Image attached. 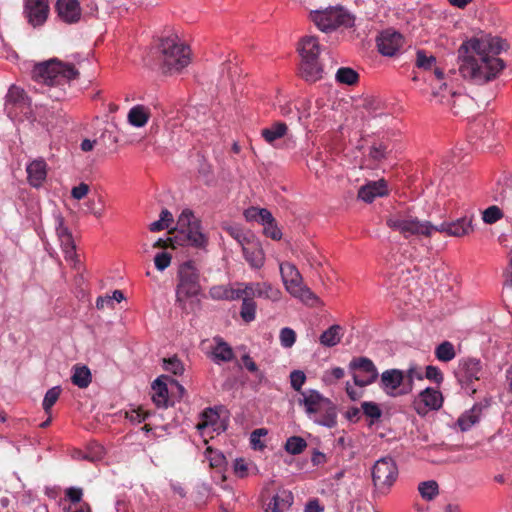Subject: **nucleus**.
Listing matches in <instances>:
<instances>
[{
    "label": "nucleus",
    "mask_w": 512,
    "mask_h": 512,
    "mask_svg": "<svg viewBox=\"0 0 512 512\" xmlns=\"http://www.w3.org/2000/svg\"><path fill=\"white\" fill-rule=\"evenodd\" d=\"M507 46L500 38H471L458 49L459 73L464 79L482 85L494 80L505 68L497 55Z\"/></svg>",
    "instance_id": "obj_1"
},
{
    "label": "nucleus",
    "mask_w": 512,
    "mask_h": 512,
    "mask_svg": "<svg viewBox=\"0 0 512 512\" xmlns=\"http://www.w3.org/2000/svg\"><path fill=\"white\" fill-rule=\"evenodd\" d=\"M386 225L390 229L399 232L404 238L411 236L430 237L434 232L461 237L473 231L471 217H462L453 222L432 224L430 221L419 220L418 217L407 211L390 214L386 218Z\"/></svg>",
    "instance_id": "obj_2"
},
{
    "label": "nucleus",
    "mask_w": 512,
    "mask_h": 512,
    "mask_svg": "<svg viewBox=\"0 0 512 512\" xmlns=\"http://www.w3.org/2000/svg\"><path fill=\"white\" fill-rule=\"evenodd\" d=\"M156 60L163 74L172 75L190 64L191 50L177 35H171L160 39Z\"/></svg>",
    "instance_id": "obj_3"
},
{
    "label": "nucleus",
    "mask_w": 512,
    "mask_h": 512,
    "mask_svg": "<svg viewBox=\"0 0 512 512\" xmlns=\"http://www.w3.org/2000/svg\"><path fill=\"white\" fill-rule=\"evenodd\" d=\"M298 404L303 406L308 417L316 424L333 428L337 425L336 405L317 390L301 392Z\"/></svg>",
    "instance_id": "obj_4"
},
{
    "label": "nucleus",
    "mask_w": 512,
    "mask_h": 512,
    "mask_svg": "<svg viewBox=\"0 0 512 512\" xmlns=\"http://www.w3.org/2000/svg\"><path fill=\"white\" fill-rule=\"evenodd\" d=\"M79 72L73 64L64 63L57 59L39 63L32 70V78L39 84L47 86H64L76 79Z\"/></svg>",
    "instance_id": "obj_5"
},
{
    "label": "nucleus",
    "mask_w": 512,
    "mask_h": 512,
    "mask_svg": "<svg viewBox=\"0 0 512 512\" xmlns=\"http://www.w3.org/2000/svg\"><path fill=\"white\" fill-rule=\"evenodd\" d=\"M173 233L175 242L179 245L188 244L196 248H204L208 242L201 230L200 220L189 209L182 211Z\"/></svg>",
    "instance_id": "obj_6"
},
{
    "label": "nucleus",
    "mask_w": 512,
    "mask_h": 512,
    "mask_svg": "<svg viewBox=\"0 0 512 512\" xmlns=\"http://www.w3.org/2000/svg\"><path fill=\"white\" fill-rule=\"evenodd\" d=\"M201 290L199 272L192 261L184 262L178 270V284L176 287V302L186 308V301L196 297Z\"/></svg>",
    "instance_id": "obj_7"
},
{
    "label": "nucleus",
    "mask_w": 512,
    "mask_h": 512,
    "mask_svg": "<svg viewBox=\"0 0 512 512\" xmlns=\"http://www.w3.org/2000/svg\"><path fill=\"white\" fill-rule=\"evenodd\" d=\"M311 19L323 32L338 27L349 28L354 25V17L342 7H330L325 10L311 12Z\"/></svg>",
    "instance_id": "obj_8"
},
{
    "label": "nucleus",
    "mask_w": 512,
    "mask_h": 512,
    "mask_svg": "<svg viewBox=\"0 0 512 512\" xmlns=\"http://www.w3.org/2000/svg\"><path fill=\"white\" fill-rule=\"evenodd\" d=\"M398 467L391 457H383L375 462L372 467V481L374 487L387 493L398 478Z\"/></svg>",
    "instance_id": "obj_9"
},
{
    "label": "nucleus",
    "mask_w": 512,
    "mask_h": 512,
    "mask_svg": "<svg viewBox=\"0 0 512 512\" xmlns=\"http://www.w3.org/2000/svg\"><path fill=\"white\" fill-rule=\"evenodd\" d=\"M483 374L481 361L476 358L461 359L456 370V378L463 389L474 394V382L479 381Z\"/></svg>",
    "instance_id": "obj_10"
},
{
    "label": "nucleus",
    "mask_w": 512,
    "mask_h": 512,
    "mask_svg": "<svg viewBox=\"0 0 512 512\" xmlns=\"http://www.w3.org/2000/svg\"><path fill=\"white\" fill-rule=\"evenodd\" d=\"M353 375L354 384L360 387L368 386L378 378V370L373 361L367 357L353 358L349 364Z\"/></svg>",
    "instance_id": "obj_11"
},
{
    "label": "nucleus",
    "mask_w": 512,
    "mask_h": 512,
    "mask_svg": "<svg viewBox=\"0 0 512 512\" xmlns=\"http://www.w3.org/2000/svg\"><path fill=\"white\" fill-rule=\"evenodd\" d=\"M442 405V393L438 389L432 387H428L421 391L413 401V407L420 416H425L432 410H439Z\"/></svg>",
    "instance_id": "obj_12"
},
{
    "label": "nucleus",
    "mask_w": 512,
    "mask_h": 512,
    "mask_svg": "<svg viewBox=\"0 0 512 512\" xmlns=\"http://www.w3.org/2000/svg\"><path fill=\"white\" fill-rule=\"evenodd\" d=\"M48 0H26L23 14L27 22L34 28L44 25L49 15Z\"/></svg>",
    "instance_id": "obj_13"
},
{
    "label": "nucleus",
    "mask_w": 512,
    "mask_h": 512,
    "mask_svg": "<svg viewBox=\"0 0 512 512\" xmlns=\"http://www.w3.org/2000/svg\"><path fill=\"white\" fill-rule=\"evenodd\" d=\"M404 371L399 369H388L381 374L380 386L383 391L392 397L405 395L402 393V387L405 384Z\"/></svg>",
    "instance_id": "obj_14"
},
{
    "label": "nucleus",
    "mask_w": 512,
    "mask_h": 512,
    "mask_svg": "<svg viewBox=\"0 0 512 512\" xmlns=\"http://www.w3.org/2000/svg\"><path fill=\"white\" fill-rule=\"evenodd\" d=\"M403 45V37L393 30L383 31L377 39L379 52L385 56H394Z\"/></svg>",
    "instance_id": "obj_15"
},
{
    "label": "nucleus",
    "mask_w": 512,
    "mask_h": 512,
    "mask_svg": "<svg viewBox=\"0 0 512 512\" xmlns=\"http://www.w3.org/2000/svg\"><path fill=\"white\" fill-rule=\"evenodd\" d=\"M280 274L286 290L292 295L299 292V287L303 285V280L296 266L289 262L280 264Z\"/></svg>",
    "instance_id": "obj_16"
},
{
    "label": "nucleus",
    "mask_w": 512,
    "mask_h": 512,
    "mask_svg": "<svg viewBox=\"0 0 512 512\" xmlns=\"http://www.w3.org/2000/svg\"><path fill=\"white\" fill-rule=\"evenodd\" d=\"M56 11L60 19L68 24L76 23L81 18L78 0H57Z\"/></svg>",
    "instance_id": "obj_17"
},
{
    "label": "nucleus",
    "mask_w": 512,
    "mask_h": 512,
    "mask_svg": "<svg viewBox=\"0 0 512 512\" xmlns=\"http://www.w3.org/2000/svg\"><path fill=\"white\" fill-rule=\"evenodd\" d=\"M388 194L387 183L385 180L371 181L364 186H361L358 191V197L371 203L376 197H382Z\"/></svg>",
    "instance_id": "obj_18"
},
{
    "label": "nucleus",
    "mask_w": 512,
    "mask_h": 512,
    "mask_svg": "<svg viewBox=\"0 0 512 512\" xmlns=\"http://www.w3.org/2000/svg\"><path fill=\"white\" fill-rule=\"evenodd\" d=\"M242 250L245 260L252 268H261L264 265L265 254L258 241H247L242 243Z\"/></svg>",
    "instance_id": "obj_19"
},
{
    "label": "nucleus",
    "mask_w": 512,
    "mask_h": 512,
    "mask_svg": "<svg viewBox=\"0 0 512 512\" xmlns=\"http://www.w3.org/2000/svg\"><path fill=\"white\" fill-rule=\"evenodd\" d=\"M294 497L291 491L279 490L267 504L265 512H285L293 504Z\"/></svg>",
    "instance_id": "obj_20"
},
{
    "label": "nucleus",
    "mask_w": 512,
    "mask_h": 512,
    "mask_svg": "<svg viewBox=\"0 0 512 512\" xmlns=\"http://www.w3.org/2000/svg\"><path fill=\"white\" fill-rule=\"evenodd\" d=\"M26 171L29 183L34 187H40L47 176V164L44 160L37 159L27 166Z\"/></svg>",
    "instance_id": "obj_21"
},
{
    "label": "nucleus",
    "mask_w": 512,
    "mask_h": 512,
    "mask_svg": "<svg viewBox=\"0 0 512 512\" xmlns=\"http://www.w3.org/2000/svg\"><path fill=\"white\" fill-rule=\"evenodd\" d=\"M323 69L318 59L302 58L300 66V75L306 81L315 82L322 78Z\"/></svg>",
    "instance_id": "obj_22"
},
{
    "label": "nucleus",
    "mask_w": 512,
    "mask_h": 512,
    "mask_svg": "<svg viewBox=\"0 0 512 512\" xmlns=\"http://www.w3.org/2000/svg\"><path fill=\"white\" fill-rule=\"evenodd\" d=\"M216 345L212 348V360L216 363L229 362L234 358L232 347L221 337H215Z\"/></svg>",
    "instance_id": "obj_23"
},
{
    "label": "nucleus",
    "mask_w": 512,
    "mask_h": 512,
    "mask_svg": "<svg viewBox=\"0 0 512 512\" xmlns=\"http://www.w3.org/2000/svg\"><path fill=\"white\" fill-rule=\"evenodd\" d=\"M344 335V329L340 325H332L327 330H325L319 338V342L321 345L325 347H334L338 343H340L342 337Z\"/></svg>",
    "instance_id": "obj_24"
},
{
    "label": "nucleus",
    "mask_w": 512,
    "mask_h": 512,
    "mask_svg": "<svg viewBox=\"0 0 512 512\" xmlns=\"http://www.w3.org/2000/svg\"><path fill=\"white\" fill-rule=\"evenodd\" d=\"M299 51L302 58L318 59L320 54V45L318 39L314 36H306L300 42Z\"/></svg>",
    "instance_id": "obj_25"
},
{
    "label": "nucleus",
    "mask_w": 512,
    "mask_h": 512,
    "mask_svg": "<svg viewBox=\"0 0 512 512\" xmlns=\"http://www.w3.org/2000/svg\"><path fill=\"white\" fill-rule=\"evenodd\" d=\"M150 118L149 108L143 105L132 107L128 113V122L135 127H143Z\"/></svg>",
    "instance_id": "obj_26"
},
{
    "label": "nucleus",
    "mask_w": 512,
    "mask_h": 512,
    "mask_svg": "<svg viewBox=\"0 0 512 512\" xmlns=\"http://www.w3.org/2000/svg\"><path fill=\"white\" fill-rule=\"evenodd\" d=\"M482 413L480 405H474L469 411L462 414L458 419V425L462 431L469 430L479 422Z\"/></svg>",
    "instance_id": "obj_27"
},
{
    "label": "nucleus",
    "mask_w": 512,
    "mask_h": 512,
    "mask_svg": "<svg viewBox=\"0 0 512 512\" xmlns=\"http://www.w3.org/2000/svg\"><path fill=\"white\" fill-rule=\"evenodd\" d=\"M71 381L79 388H87L92 381L90 369L85 365H75L73 367Z\"/></svg>",
    "instance_id": "obj_28"
},
{
    "label": "nucleus",
    "mask_w": 512,
    "mask_h": 512,
    "mask_svg": "<svg viewBox=\"0 0 512 512\" xmlns=\"http://www.w3.org/2000/svg\"><path fill=\"white\" fill-rule=\"evenodd\" d=\"M163 378H165L163 376ZM152 389L154 391V394L152 396L153 402L158 407H167L168 406V388L167 384L162 381V377L157 378L153 385Z\"/></svg>",
    "instance_id": "obj_29"
},
{
    "label": "nucleus",
    "mask_w": 512,
    "mask_h": 512,
    "mask_svg": "<svg viewBox=\"0 0 512 512\" xmlns=\"http://www.w3.org/2000/svg\"><path fill=\"white\" fill-rule=\"evenodd\" d=\"M58 240L60 242V246L62 248L66 261L76 266V264L79 263V258L76 253V245L72 234L59 238Z\"/></svg>",
    "instance_id": "obj_30"
},
{
    "label": "nucleus",
    "mask_w": 512,
    "mask_h": 512,
    "mask_svg": "<svg viewBox=\"0 0 512 512\" xmlns=\"http://www.w3.org/2000/svg\"><path fill=\"white\" fill-rule=\"evenodd\" d=\"M287 125L283 122L274 123L271 127L262 129L261 135L269 144H273L276 140L284 137L287 133Z\"/></svg>",
    "instance_id": "obj_31"
},
{
    "label": "nucleus",
    "mask_w": 512,
    "mask_h": 512,
    "mask_svg": "<svg viewBox=\"0 0 512 512\" xmlns=\"http://www.w3.org/2000/svg\"><path fill=\"white\" fill-rule=\"evenodd\" d=\"M256 297L265 298L273 302L279 301L281 291L268 282H256Z\"/></svg>",
    "instance_id": "obj_32"
},
{
    "label": "nucleus",
    "mask_w": 512,
    "mask_h": 512,
    "mask_svg": "<svg viewBox=\"0 0 512 512\" xmlns=\"http://www.w3.org/2000/svg\"><path fill=\"white\" fill-rule=\"evenodd\" d=\"M435 357L441 362H450L456 356L454 345L449 341L440 343L435 348Z\"/></svg>",
    "instance_id": "obj_33"
},
{
    "label": "nucleus",
    "mask_w": 512,
    "mask_h": 512,
    "mask_svg": "<svg viewBox=\"0 0 512 512\" xmlns=\"http://www.w3.org/2000/svg\"><path fill=\"white\" fill-rule=\"evenodd\" d=\"M405 374L406 383L402 387V393H410L413 389L414 380H422L424 378L422 371L416 365H411Z\"/></svg>",
    "instance_id": "obj_34"
},
{
    "label": "nucleus",
    "mask_w": 512,
    "mask_h": 512,
    "mask_svg": "<svg viewBox=\"0 0 512 512\" xmlns=\"http://www.w3.org/2000/svg\"><path fill=\"white\" fill-rule=\"evenodd\" d=\"M418 491L424 500L431 501L439 494V486L434 480L424 481L418 485Z\"/></svg>",
    "instance_id": "obj_35"
},
{
    "label": "nucleus",
    "mask_w": 512,
    "mask_h": 512,
    "mask_svg": "<svg viewBox=\"0 0 512 512\" xmlns=\"http://www.w3.org/2000/svg\"><path fill=\"white\" fill-rule=\"evenodd\" d=\"M336 80L347 85H354L359 80L358 73L349 67L339 68L336 73Z\"/></svg>",
    "instance_id": "obj_36"
},
{
    "label": "nucleus",
    "mask_w": 512,
    "mask_h": 512,
    "mask_svg": "<svg viewBox=\"0 0 512 512\" xmlns=\"http://www.w3.org/2000/svg\"><path fill=\"white\" fill-rule=\"evenodd\" d=\"M306 447V441L299 436L289 437L285 444V450L292 455H298L302 453Z\"/></svg>",
    "instance_id": "obj_37"
},
{
    "label": "nucleus",
    "mask_w": 512,
    "mask_h": 512,
    "mask_svg": "<svg viewBox=\"0 0 512 512\" xmlns=\"http://www.w3.org/2000/svg\"><path fill=\"white\" fill-rule=\"evenodd\" d=\"M256 303L252 299H244L240 310V316L244 322L250 323L256 317Z\"/></svg>",
    "instance_id": "obj_38"
},
{
    "label": "nucleus",
    "mask_w": 512,
    "mask_h": 512,
    "mask_svg": "<svg viewBox=\"0 0 512 512\" xmlns=\"http://www.w3.org/2000/svg\"><path fill=\"white\" fill-rule=\"evenodd\" d=\"M60 394L61 388L59 386L52 387L46 392L42 403L45 413H50L51 408L59 399Z\"/></svg>",
    "instance_id": "obj_39"
},
{
    "label": "nucleus",
    "mask_w": 512,
    "mask_h": 512,
    "mask_svg": "<svg viewBox=\"0 0 512 512\" xmlns=\"http://www.w3.org/2000/svg\"><path fill=\"white\" fill-rule=\"evenodd\" d=\"M361 409L363 410L365 416L371 419L370 424H373L374 421L379 420L382 416V411L378 404L375 402L365 401L361 404Z\"/></svg>",
    "instance_id": "obj_40"
},
{
    "label": "nucleus",
    "mask_w": 512,
    "mask_h": 512,
    "mask_svg": "<svg viewBox=\"0 0 512 512\" xmlns=\"http://www.w3.org/2000/svg\"><path fill=\"white\" fill-rule=\"evenodd\" d=\"M503 216L504 215H503L502 210L498 206L492 205L483 211L482 220L486 224H494L497 221H499L500 219H502Z\"/></svg>",
    "instance_id": "obj_41"
},
{
    "label": "nucleus",
    "mask_w": 512,
    "mask_h": 512,
    "mask_svg": "<svg viewBox=\"0 0 512 512\" xmlns=\"http://www.w3.org/2000/svg\"><path fill=\"white\" fill-rule=\"evenodd\" d=\"M25 100V93L24 90L13 85L8 90L7 96H6V108H8L9 105L13 104H20L24 102Z\"/></svg>",
    "instance_id": "obj_42"
},
{
    "label": "nucleus",
    "mask_w": 512,
    "mask_h": 512,
    "mask_svg": "<svg viewBox=\"0 0 512 512\" xmlns=\"http://www.w3.org/2000/svg\"><path fill=\"white\" fill-rule=\"evenodd\" d=\"M296 337V332L293 329L289 327L282 328L279 333L281 346L284 348H291L296 342Z\"/></svg>",
    "instance_id": "obj_43"
},
{
    "label": "nucleus",
    "mask_w": 512,
    "mask_h": 512,
    "mask_svg": "<svg viewBox=\"0 0 512 512\" xmlns=\"http://www.w3.org/2000/svg\"><path fill=\"white\" fill-rule=\"evenodd\" d=\"M164 369L168 372H171L175 375H181L184 371V365L177 356H173L168 359H164Z\"/></svg>",
    "instance_id": "obj_44"
},
{
    "label": "nucleus",
    "mask_w": 512,
    "mask_h": 512,
    "mask_svg": "<svg viewBox=\"0 0 512 512\" xmlns=\"http://www.w3.org/2000/svg\"><path fill=\"white\" fill-rule=\"evenodd\" d=\"M65 496L71 502L72 506H79L82 504L83 490L79 487H69L65 490Z\"/></svg>",
    "instance_id": "obj_45"
},
{
    "label": "nucleus",
    "mask_w": 512,
    "mask_h": 512,
    "mask_svg": "<svg viewBox=\"0 0 512 512\" xmlns=\"http://www.w3.org/2000/svg\"><path fill=\"white\" fill-rule=\"evenodd\" d=\"M436 62V58L432 55L427 56L425 52L418 51L417 52V58H416V65L419 68H423L425 70L431 69Z\"/></svg>",
    "instance_id": "obj_46"
},
{
    "label": "nucleus",
    "mask_w": 512,
    "mask_h": 512,
    "mask_svg": "<svg viewBox=\"0 0 512 512\" xmlns=\"http://www.w3.org/2000/svg\"><path fill=\"white\" fill-rule=\"evenodd\" d=\"M299 290V292L292 294V296L301 299L307 304H312L318 300L317 296L306 285L303 284L301 287H299Z\"/></svg>",
    "instance_id": "obj_47"
},
{
    "label": "nucleus",
    "mask_w": 512,
    "mask_h": 512,
    "mask_svg": "<svg viewBox=\"0 0 512 512\" xmlns=\"http://www.w3.org/2000/svg\"><path fill=\"white\" fill-rule=\"evenodd\" d=\"M425 377L436 384H441L444 380L442 371L437 366L433 365H428L426 367Z\"/></svg>",
    "instance_id": "obj_48"
},
{
    "label": "nucleus",
    "mask_w": 512,
    "mask_h": 512,
    "mask_svg": "<svg viewBox=\"0 0 512 512\" xmlns=\"http://www.w3.org/2000/svg\"><path fill=\"white\" fill-rule=\"evenodd\" d=\"M305 380H306V376L303 371L294 370L290 374L291 387L297 392H300V393L302 392L301 388H302L303 384L305 383Z\"/></svg>",
    "instance_id": "obj_49"
},
{
    "label": "nucleus",
    "mask_w": 512,
    "mask_h": 512,
    "mask_svg": "<svg viewBox=\"0 0 512 512\" xmlns=\"http://www.w3.org/2000/svg\"><path fill=\"white\" fill-rule=\"evenodd\" d=\"M387 147L382 143L373 145L369 149V158L374 162H380L386 157Z\"/></svg>",
    "instance_id": "obj_50"
},
{
    "label": "nucleus",
    "mask_w": 512,
    "mask_h": 512,
    "mask_svg": "<svg viewBox=\"0 0 512 512\" xmlns=\"http://www.w3.org/2000/svg\"><path fill=\"white\" fill-rule=\"evenodd\" d=\"M230 287L231 286H227V285L213 286L210 289L209 294H210L211 298L215 299V300H228V294H229Z\"/></svg>",
    "instance_id": "obj_51"
},
{
    "label": "nucleus",
    "mask_w": 512,
    "mask_h": 512,
    "mask_svg": "<svg viewBox=\"0 0 512 512\" xmlns=\"http://www.w3.org/2000/svg\"><path fill=\"white\" fill-rule=\"evenodd\" d=\"M171 259H172V256L170 253L168 252H160V253H157L155 258H154V264H155V267L159 270V271H163L165 270L167 267H169L170 263H171Z\"/></svg>",
    "instance_id": "obj_52"
},
{
    "label": "nucleus",
    "mask_w": 512,
    "mask_h": 512,
    "mask_svg": "<svg viewBox=\"0 0 512 512\" xmlns=\"http://www.w3.org/2000/svg\"><path fill=\"white\" fill-rule=\"evenodd\" d=\"M54 222L58 239L72 234L69 228L65 225V220L61 214H56L54 216Z\"/></svg>",
    "instance_id": "obj_53"
},
{
    "label": "nucleus",
    "mask_w": 512,
    "mask_h": 512,
    "mask_svg": "<svg viewBox=\"0 0 512 512\" xmlns=\"http://www.w3.org/2000/svg\"><path fill=\"white\" fill-rule=\"evenodd\" d=\"M263 233L273 240H280L282 237V233L280 229L277 227L275 219L264 226Z\"/></svg>",
    "instance_id": "obj_54"
},
{
    "label": "nucleus",
    "mask_w": 512,
    "mask_h": 512,
    "mask_svg": "<svg viewBox=\"0 0 512 512\" xmlns=\"http://www.w3.org/2000/svg\"><path fill=\"white\" fill-rule=\"evenodd\" d=\"M237 285L241 286L243 300L244 299H252L256 297V282L250 283H238Z\"/></svg>",
    "instance_id": "obj_55"
},
{
    "label": "nucleus",
    "mask_w": 512,
    "mask_h": 512,
    "mask_svg": "<svg viewBox=\"0 0 512 512\" xmlns=\"http://www.w3.org/2000/svg\"><path fill=\"white\" fill-rule=\"evenodd\" d=\"M203 421L198 424V428L201 429L203 427L208 426L210 423L214 422L218 418V414L213 411L212 408H207L202 413Z\"/></svg>",
    "instance_id": "obj_56"
},
{
    "label": "nucleus",
    "mask_w": 512,
    "mask_h": 512,
    "mask_svg": "<svg viewBox=\"0 0 512 512\" xmlns=\"http://www.w3.org/2000/svg\"><path fill=\"white\" fill-rule=\"evenodd\" d=\"M267 434L264 428L256 429L251 433L250 442L254 449L262 448L264 445L260 443V437Z\"/></svg>",
    "instance_id": "obj_57"
},
{
    "label": "nucleus",
    "mask_w": 512,
    "mask_h": 512,
    "mask_svg": "<svg viewBox=\"0 0 512 512\" xmlns=\"http://www.w3.org/2000/svg\"><path fill=\"white\" fill-rule=\"evenodd\" d=\"M89 192V186L85 183H80L78 186H75L71 190V195L74 199L81 200L83 199Z\"/></svg>",
    "instance_id": "obj_58"
},
{
    "label": "nucleus",
    "mask_w": 512,
    "mask_h": 512,
    "mask_svg": "<svg viewBox=\"0 0 512 512\" xmlns=\"http://www.w3.org/2000/svg\"><path fill=\"white\" fill-rule=\"evenodd\" d=\"M247 471H248V468H247V464H246L245 460L244 459H236L235 463H234L235 474L238 477L243 478L247 475Z\"/></svg>",
    "instance_id": "obj_59"
},
{
    "label": "nucleus",
    "mask_w": 512,
    "mask_h": 512,
    "mask_svg": "<svg viewBox=\"0 0 512 512\" xmlns=\"http://www.w3.org/2000/svg\"><path fill=\"white\" fill-rule=\"evenodd\" d=\"M274 220L273 215L271 212L265 208H260V213H258V220L260 224L263 226L267 225L268 223L272 222Z\"/></svg>",
    "instance_id": "obj_60"
},
{
    "label": "nucleus",
    "mask_w": 512,
    "mask_h": 512,
    "mask_svg": "<svg viewBox=\"0 0 512 512\" xmlns=\"http://www.w3.org/2000/svg\"><path fill=\"white\" fill-rule=\"evenodd\" d=\"M242 361H243L245 368L248 371L253 372V373L258 371L257 364L254 362V360L248 354H245L242 356Z\"/></svg>",
    "instance_id": "obj_61"
},
{
    "label": "nucleus",
    "mask_w": 512,
    "mask_h": 512,
    "mask_svg": "<svg viewBox=\"0 0 512 512\" xmlns=\"http://www.w3.org/2000/svg\"><path fill=\"white\" fill-rule=\"evenodd\" d=\"M63 512H91V509L88 503L83 502L79 506L69 505L63 509Z\"/></svg>",
    "instance_id": "obj_62"
},
{
    "label": "nucleus",
    "mask_w": 512,
    "mask_h": 512,
    "mask_svg": "<svg viewBox=\"0 0 512 512\" xmlns=\"http://www.w3.org/2000/svg\"><path fill=\"white\" fill-rule=\"evenodd\" d=\"M148 413L142 408H138L131 411V420L141 422L148 417Z\"/></svg>",
    "instance_id": "obj_63"
},
{
    "label": "nucleus",
    "mask_w": 512,
    "mask_h": 512,
    "mask_svg": "<svg viewBox=\"0 0 512 512\" xmlns=\"http://www.w3.org/2000/svg\"><path fill=\"white\" fill-rule=\"evenodd\" d=\"M323 507L320 506L317 499L310 500L305 506V512H322Z\"/></svg>",
    "instance_id": "obj_64"
}]
</instances>
